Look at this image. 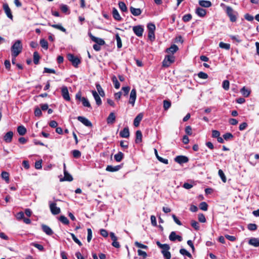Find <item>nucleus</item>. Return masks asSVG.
I'll list each match as a JSON object with an SVG mask.
<instances>
[{
	"mask_svg": "<svg viewBox=\"0 0 259 259\" xmlns=\"http://www.w3.org/2000/svg\"><path fill=\"white\" fill-rule=\"evenodd\" d=\"M22 45L20 40H16L11 47L12 56L16 58L22 51Z\"/></svg>",
	"mask_w": 259,
	"mask_h": 259,
	"instance_id": "1",
	"label": "nucleus"
},
{
	"mask_svg": "<svg viewBox=\"0 0 259 259\" xmlns=\"http://www.w3.org/2000/svg\"><path fill=\"white\" fill-rule=\"evenodd\" d=\"M226 12L232 22L236 21L238 16V14L236 11H235L231 7L226 6Z\"/></svg>",
	"mask_w": 259,
	"mask_h": 259,
	"instance_id": "2",
	"label": "nucleus"
},
{
	"mask_svg": "<svg viewBox=\"0 0 259 259\" xmlns=\"http://www.w3.org/2000/svg\"><path fill=\"white\" fill-rule=\"evenodd\" d=\"M68 59L70 61L74 67H77L80 63L79 58L74 55L69 54L67 56Z\"/></svg>",
	"mask_w": 259,
	"mask_h": 259,
	"instance_id": "3",
	"label": "nucleus"
},
{
	"mask_svg": "<svg viewBox=\"0 0 259 259\" xmlns=\"http://www.w3.org/2000/svg\"><path fill=\"white\" fill-rule=\"evenodd\" d=\"M174 61L175 57L173 55H167L163 61V66L164 67H168Z\"/></svg>",
	"mask_w": 259,
	"mask_h": 259,
	"instance_id": "4",
	"label": "nucleus"
},
{
	"mask_svg": "<svg viewBox=\"0 0 259 259\" xmlns=\"http://www.w3.org/2000/svg\"><path fill=\"white\" fill-rule=\"evenodd\" d=\"M133 30L137 36L141 37L144 32V28L142 25H137L133 26Z\"/></svg>",
	"mask_w": 259,
	"mask_h": 259,
	"instance_id": "5",
	"label": "nucleus"
},
{
	"mask_svg": "<svg viewBox=\"0 0 259 259\" xmlns=\"http://www.w3.org/2000/svg\"><path fill=\"white\" fill-rule=\"evenodd\" d=\"M49 206H50V210L53 214H54V215L58 214L61 211L60 208L57 206V204L55 202H50Z\"/></svg>",
	"mask_w": 259,
	"mask_h": 259,
	"instance_id": "6",
	"label": "nucleus"
},
{
	"mask_svg": "<svg viewBox=\"0 0 259 259\" xmlns=\"http://www.w3.org/2000/svg\"><path fill=\"white\" fill-rule=\"evenodd\" d=\"M3 9L8 17L10 19L13 20V16L12 15L11 10L7 3H4L3 5Z\"/></svg>",
	"mask_w": 259,
	"mask_h": 259,
	"instance_id": "7",
	"label": "nucleus"
},
{
	"mask_svg": "<svg viewBox=\"0 0 259 259\" xmlns=\"http://www.w3.org/2000/svg\"><path fill=\"white\" fill-rule=\"evenodd\" d=\"M77 119L78 121H79L87 127H91L93 126L92 122L85 117L79 116L77 117Z\"/></svg>",
	"mask_w": 259,
	"mask_h": 259,
	"instance_id": "8",
	"label": "nucleus"
},
{
	"mask_svg": "<svg viewBox=\"0 0 259 259\" xmlns=\"http://www.w3.org/2000/svg\"><path fill=\"white\" fill-rule=\"evenodd\" d=\"M61 94L65 100L67 101H69L70 100L68 90L67 87L63 86L61 88Z\"/></svg>",
	"mask_w": 259,
	"mask_h": 259,
	"instance_id": "9",
	"label": "nucleus"
},
{
	"mask_svg": "<svg viewBox=\"0 0 259 259\" xmlns=\"http://www.w3.org/2000/svg\"><path fill=\"white\" fill-rule=\"evenodd\" d=\"M175 161L180 164H182L188 162L189 158L186 156L179 155L175 158Z\"/></svg>",
	"mask_w": 259,
	"mask_h": 259,
	"instance_id": "10",
	"label": "nucleus"
},
{
	"mask_svg": "<svg viewBox=\"0 0 259 259\" xmlns=\"http://www.w3.org/2000/svg\"><path fill=\"white\" fill-rule=\"evenodd\" d=\"M137 98V92L135 89H133L131 92L130 99H129V103L132 104L133 106H134L135 101Z\"/></svg>",
	"mask_w": 259,
	"mask_h": 259,
	"instance_id": "11",
	"label": "nucleus"
},
{
	"mask_svg": "<svg viewBox=\"0 0 259 259\" xmlns=\"http://www.w3.org/2000/svg\"><path fill=\"white\" fill-rule=\"evenodd\" d=\"M88 34L91 39L93 41L95 42L96 44H98L100 46L104 45L105 41L103 39L94 36L92 35V34L91 32H89Z\"/></svg>",
	"mask_w": 259,
	"mask_h": 259,
	"instance_id": "12",
	"label": "nucleus"
},
{
	"mask_svg": "<svg viewBox=\"0 0 259 259\" xmlns=\"http://www.w3.org/2000/svg\"><path fill=\"white\" fill-rule=\"evenodd\" d=\"M169 239L171 241L178 240V241L181 242L182 241L183 238L181 236L177 235L175 231H172L170 233L169 236Z\"/></svg>",
	"mask_w": 259,
	"mask_h": 259,
	"instance_id": "13",
	"label": "nucleus"
},
{
	"mask_svg": "<svg viewBox=\"0 0 259 259\" xmlns=\"http://www.w3.org/2000/svg\"><path fill=\"white\" fill-rule=\"evenodd\" d=\"M13 133L12 131L8 132L4 136V140L5 142L9 143L12 141Z\"/></svg>",
	"mask_w": 259,
	"mask_h": 259,
	"instance_id": "14",
	"label": "nucleus"
},
{
	"mask_svg": "<svg viewBox=\"0 0 259 259\" xmlns=\"http://www.w3.org/2000/svg\"><path fill=\"white\" fill-rule=\"evenodd\" d=\"M92 93L96 101L97 105L98 106L101 105L102 104V100L99 94L96 91H92Z\"/></svg>",
	"mask_w": 259,
	"mask_h": 259,
	"instance_id": "15",
	"label": "nucleus"
},
{
	"mask_svg": "<svg viewBox=\"0 0 259 259\" xmlns=\"http://www.w3.org/2000/svg\"><path fill=\"white\" fill-rule=\"evenodd\" d=\"M64 177L63 179H60V181H69L71 182L73 180V178L72 176L69 174L66 169H64Z\"/></svg>",
	"mask_w": 259,
	"mask_h": 259,
	"instance_id": "16",
	"label": "nucleus"
},
{
	"mask_svg": "<svg viewBox=\"0 0 259 259\" xmlns=\"http://www.w3.org/2000/svg\"><path fill=\"white\" fill-rule=\"evenodd\" d=\"M41 229L42 231L48 235H52L53 234V230L47 225L42 224L41 225Z\"/></svg>",
	"mask_w": 259,
	"mask_h": 259,
	"instance_id": "17",
	"label": "nucleus"
},
{
	"mask_svg": "<svg viewBox=\"0 0 259 259\" xmlns=\"http://www.w3.org/2000/svg\"><path fill=\"white\" fill-rule=\"evenodd\" d=\"M119 135L121 138H128L130 136V132L128 128L127 127H124L123 130L120 132Z\"/></svg>",
	"mask_w": 259,
	"mask_h": 259,
	"instance_id": "18",
	"label": "nucleus"
},
{
	"mask_svg": "<svg viewBox=\"0 0 259 259\" xmlns=\"http://www.w3.org/2000/svg\"><path fill=\"white\" fill-rule=\"evenodd\" d=\"M143 117V114L142 113H139L134 119V125L136 127H138Z\"/></svg>",
	"mask_w": 259,
	"mask_h": 259,
	"instance_id": "19",
	"label": "nucleus"
},
{
	"mask_svg": "<svg viewBox=\"0 0 259 259\" xmlns=\"http://www.w3.org/2000/svg\"><path fill=\"white\" fill-rule=\"evenodd\" d=\"M195 13L198 16L200 17H204L206 14V10L200 7H198L196 8Z\"/></svg>",
	"mask_w": 259,
	"mask_h": 259,
	"instance_id": "20",
	"label": "nucleus"
},
{
	"mask_svg": "<svg viewBox=\"0 0 259 259\" xmlns=\"http://www.w3.org/2000/svg\"><path fill=\"white\" fill-rule=\"evenodd\" d=\"M121 168V166L120 165L116 166L108 165L106 170L108 171L114 172L119 170Z\"/></svg>",
	"mask_w": 259,
	"mask_h": 259,
	"instance_id": "21",
	"label": "nucleus"
},
{
	"mask_svg": "<svg viewBox=\"0 0 259 259\" xmlns=\"http://www.w3.org/2000/svg\"><path fill=\"white\" fill-rule=\"evenodd\" d=\"M248 244L254 247L259 246V238H251L248 241Z\"/></svg>",
	"mask_w": 259,
	"mask_h": 259,
	"instance_id": "22",
	"label": "nucleus"
},
{
	"mask_svg": "<svg viewBox=\"0 0 259 259\" xmlns=\"http://www.w3.org/2000/svg\"><path fill=\"white\" fill-rule=\"evenodd\" d=\"M130 9L131 13L135 16H138L142 13V10L139 8H135L131 7Z\"/></svg>",
	"mask_w": 259,
	"mask_h": 259,
	"instance_id": "23",
	"label": "nucleus"
},
{
	"mask_svg": "<svg viewBox=\"0 0 259 259\" xmlns=\"http://www.w3.org/2000/svg\"><path fill=\"white\" fill-rule=\"evenodd\" d=\"M199 4L202 7L209 8L211 6L212 4L209 1L200 0Z\"/></svg>",
	"mask_w": 259,
	"mask_h": 259,
	"instance_id": "24",
	"label": "nucleus"
},
{
	"mask_svg": "<svg viewBox=\"0 0 259 259\" xmlns=\"http://www.w3.org/2000/svg\"><path fill=\"white\" fill-rule=\"evenodd\" d=\"M112 15L113 18L118 21H120L121 20V17H120L118 11L115 8L113 9L112 11Z\"/></svg>",
	"mask_w": 259,
	"mask_h": 259,
	"instance_id": "25",
	"label": "nucleus"
},
{
	"mask_svg": "<svg viewBox=\"0 0 259 259\" xmlns=\"http://www.w3.org/2000/svg\"><path fill=\"white\" fill-rule=\"evenodd\" d=\"M136 140H135V142L136 143H141L142 142V132L139 130L137 131L136 133Z\"/></svg>",
	"mask_w": 259,
	"mask_h": 259,
	"instance_id": "26",
	"label": "nucleus"
},
{
	"mask_svg": "<svg viewBox=\"0 0 259 259\" xmlns=\"http://www.w3.org/2000/svg\"><path fill=\"white\" fill-rule=\"evenodd\" d=\"M178 47L176 45H172L169 48L166 49V52L168 53H171L174 54L178 50Z\"/></svg>",
	"mask_w": 259,
	"mask_h": 259,
	"instance_id": "27",
	"label": "nucleus"
},
{
	"mask_svg": "<svg viewBox=\"0 0 259 259\" xmlns=\"http://www.w3.org/2000/svg\"><path fill=\"white\" fill-rule=\"evenodd\" d=\"M240 92L244 97H248L250 94V91L243 87L240 90Z\"/></svg>",
	"mask_w": 259,
	"mask_h": 259,
	"instance_id": "28",
	"label": "nucleus"
},
{
	"mask_svg": "<svg viewBox=\"0 0 259 259\" xmlns=\"http://www.w3.org/2000/svg\"><path fill=\"white\" fill-rule=\"evenodd\" d=\"M115 120V115L113 112H111L109 115L107 119V122L108 124L113 123Z\"/></svg>",
	"mask_w": 259,
	"mask_h": 259,
	"instance_id": "29",
	"label": "nucleus"
},
{
	"mask_svg": "<svg viewBox=\"0 0 259 259\" xmlns=\"http://www.w3.org/2000/svg\"><path fill=\"white\" fill-rule=\"evenodd\" d=\"M17 132L20 135L23 136L26 133V129L24 126L20 125L17 127Z\"/></svg>",
	"mask_w": 259,
	"mask_h": 259,
	"instance_id": "30",
	"label": "nucleus"
},
{
	"mask_svg": "<svg viewBox=\"0 0 259 259\" xmlns=\"http://www.w3.org/2000/svg\"><path fill=\"white\" fill-rule=\"evenodd\" d=\"M96 87L97 90L98 91L99 95L101 97L105 96L104 91V90H103V89L102 88L101 86L100 85V84L99 83L97 82V83H96Z\"/></svg>",
	"mask_w": 259,
	"mask_h": 259,
	"instance_id": "31",
	"label": "nucleus"
},
{
	"mask_svg": "<svg viewBox=\"0 0 259 259\" xmlns=\"http://www.w3.org/2000/svg\"><path fill=\"white\" fill-rule=\"evenodd\" d=\"M49 25L54 28L58 29L64 32H66V29L64 28L61 24H51L49 23Z\"/></svg>",
	"mask_w": 259,
	"mask_h": 259,
	"instance_id": "32",
	"label": "nucleus"
},
{
	"mask_svg": "<svg viewBox=\"0 0 259 259\" xmlns=\"http://www.w3.org/2000/svg\"><path fill=\"white\" fill-rule=\"evenodd\" d=\"M123 158V154L121 152H118L114 155V159L117 162H120Z\"/></svg>",
	"mask_w": 259,
	"mask_h": 259,
	"instance_id": "33",
	"label": "nucleus"
},
{
	"mask_svg": "<svg viewBox=\"0 0 259 259\" xmlns=\"http://www.w3.org/2000/svg\"><path fill=\"white\" fill-rule=\"evenodd\" d=\"M112 80L114 83L115 88L116 89H118L120 88V84L118 81L116 77L115 76H113L112 78Z\"/></svg>",
	"mask_w": 259,
	"mask_h": 259,
	"instance_id": "34",
	"label": "nucleus"
},
{
	"mask_svg": "<svg viewBox=\"0 0 259 259\" xmlns=\"http://www.w3.org/2000/svg\"><path fill=\"white\" fill-rule=\"evenodd\" d=\"M40 45L44 49L47 50L48 49V42L46 39H41L40 40Z\"/></svg>",
	"mask_w": 259,
	"mask_h": 259,
	"instance_id": "35",
	"label": "nucleus"
},
{
	"mask_svg": "<svg viewBox=\"0 0 259 259\" xmlns=\"http://www.w3.org/2000/svg\"><path fill=\"white\" fill-rule=\"evenodd\" d=\"M1 176L7 183L9 182V174L8 172L4 171L2 172Z\"/></svg>",
	"mask_w": 259,
	"mask_h": 259,
	"instance_id": "36",
	"label": "nucleus"
},
{
	"mask_svg": "<svg viewBox=\"0 0 259 259\" xmlns=\"http://www.w3.org/2000/svg\"><path fill=\"white\" fill-rule=\"evenodd\" d=\"M115 38L117 41V47L118 49H120L122 47V42L121 39L119 36L118 33H117L115 35Z\"/></svg>",
	"mask_w": 259,
	"mask_h": 259,
	"instance_id": "37",
	"label": "nucleus"
},
{
	"mask_svg": "<svg viewBox=\"0 0 259 259\" xmlns=\"http://www.w3.org/2000/svg\"><path fill=\"white\" fill-rule=\"evenodd\" d=\"M218 174L220 177L221 178L222 181L224 183H226L227 181V179L222 169H219L218 171Z\"/></svg>",
	"mask_w": 259,
	"mask_h": 259,
	"instance_id": "38",
	"label": "nucleus"
},
{
	"mask_svg": "<svg viewBox=\"0 0 259 259\" xmlns=\"http://www.w3.org/2000/svg\"><path fill=\"white\" fill-rule=\"evenodd\" d=\"M119 7L120 10L122 12H126L127 10V7L125 3L123 2H120L118 3Z\"/></svg>",
	"mask_w": 259,
	"mask_h": 259,
	"instance_id": "39",
	"label": "nucleus"
},
{
	"mask_svg": "<svg viewBox=\"0 0 259 259\" xmlns=\"http://www.w3.org/2000/svg\"><path fill=\"white\" fill-rule=\"evenodd\" d=\"M180 252L183 255L187 256L190 258L192 257V255L191 253L184 248L181 249L180 250Z\"/></svg>",
	"mask_w": 259,
	"mask_h": 259,
	"instance_id": "40",
	"label": "nucleus"
},
{
	"mask_svg": "<svg viewBox=\"0 0 259 259\" xmlns=\"http://www.w3.org/2000/svg\"><path fill=\"white\" fill-rule=\"evenodd\" d=\"M81 102L83 106L89 108L91 107V104L89 100L86 98L83 97V98L82 99Z\"/></svg>",
	"mask_w": 259,
	"mask_h": 259,
	"instance_id": "41",
	"label": "nucleus"
},
{
	"mask_svg": "<svg viewBox=\"0 0 259 259\" xmlns=\"http://www.w3.org/2000/svg\"><path fill=\"white\" fill-rule=\"evenodd\" d=\"M40 57L37 52L33 53V62L35 64H37L39 62Z\"/></svg>",
	"mask_w": 259,
	"mask_h": 259,
	"instance_id": "42",
	"label": "nucleus"
},
{
	"mask_svg": "<svg viewBox=\"0 0 259 259\" xmlns=\"http://www.w3.org/2000/svg\"><path fill=\"white\" fill-rule=\"evenodd\" d=\"M222 87L225 90L228 91L230 87L229 81L228 80H224L222 84Z\"/></svg>",
	"mask_w": 259,
	"mask_h": 259,
	"instance_id": "43",
	"label": "nucleus"
},
{
	"mask_svg": "<svg viewBox=\"0 0 259 259\" xmlns=\"http://www.w3.org/2000/svg\"><path fill=\"white\" fill-rule=\"evenodd\" d=\"M59 220L60 222H61L63 224L65 225H68L69 223V220L64 215H61L59 218Z\"/></svg>",
	"mask_w": 259,
	"mask_h": 259,
	"instance_id": "44",
	"label": "nucleus"
},
{
	"mask_svg": "<svg viewBox=\"0 0 259 259\" xmlns=\"http://www.w3.org/2000/svg\"><path fill=\"white\" fill-rule=\"evenodd\" d=\"M219 47L222 49L228 50L230 48V45L223 42H220L219 44Z\"/></svg>",
	"mask_w": 259,
	"mask_h": 259,
	"instance_id": "45",
	"label": "nucleus"
},
{
	"mask_svg": "<svg viewBox=\"0 0 259 259\" xmlns=\"http://www.w3.org/2000/svg\"><path fill=\"white\" fill-rule=\"evenodd\" d=\"M31 245L36 248H37L39 251H44V246L39 244H38L35 242H32L31 243Z\"/></svg>",
	"mask_w": 259,
	"mask_h": 259,
	"instance_id": "46",
	"label": "nucleus"
},
{
	"mask_svg": "<svg viewBox=\"0 0 259 259\" xmlns=\"http://www.w3.org/2000/svg\"><path fill=\"white\" fill-rule=\"evenodd\" d=\"M191 225L196 230H198L199 229L200 227L199 223L194 220H192L191 221Z\"/></svg>",
	"mask_w": 259,
	"mask_h": 259,
	"instance_id": "47",
	"label": "nucleus"
},
{
	"mask_svg": "<svg viewBox=\"0 0 259 259\" xmlns=\"http://www.w3.org/2000/svg\"><path fill=\"white\" fill-rule=\"evenodd\" d=\"M199 207L200 209L204 211H206L208 209V205L205 202H201Z\"/></svg>",
	"mask_w": 259,
	"mask_h": 259,
	"instance_id": "48",
	"label": "nucleus"
},
{
	"mask_svg": "<svg viewBox=\"0 0 259 259\" xmlns=\"http://www.w3.org/2000/svg\"><path fill=\"white\" fill-rule=\"evenodd\" d=\"M73 156L75 158H78L81 156V152L78 150H74L72 151Z\"/></svg>",
	"mask_w": 259,
	"mask_h": 259,
	"instance_id": "49",
	"label": "nucleus"
},
{
	"mask_svg": "<svg viewBox=\"0 0 259 259\" xmlns=\"http://www.w3.org/2000/svg\"><path fill=\"white\" fill-rule=\"evenodd\" d=\"M191 19L192 15L190 14H186L182 18L183 20L185 22H189Z\"/></svg>",
	"mask_w": 259,
	"mask_h": 259,
	"instance_id": "50",
	"label": "nucleus"
},
{
	"mask_svg": "<svg viewBox=\"0 0 259 259\" xmlns=\"http://www.w3.org/2000/svg\"><path fill=\"white\" fill-rule=\"evenodd\" d=\"M71 236L72 237V239L73 240V241L77 243L79 246H82L81 242L77 238V237L75 236V235L73 233H71Z\"/></svg>",
	"mask_w": 259,
	"mask_h": 259,
	"instance_id": "51",
	"label": "nucleus"
},
{
	"mask_svg": "<svg viewBox=\"0 0 259 259\" xmlns=\"http://www.w3.org/2000/svg\"><path fill=\"white\" fill-rule=\"evenodd\" d=\"M171 106V102L167 100L163 101V108L165 110H167Z\"/></svg>",
	"mask_w": 259,
	"mask_h": 259,
	"instance_id": "52",
	"label": "nucleus"
},
{
	"mask_svg": "<svg viewBox=\"0 0 259 259\" xmlns=\"http://www.w3.org/2000/svg\"><path fill=\"white\" fill-rule=\"evenodd\" d=\"M247 229L250 231H255L257 229V225L255 224H249L247 225Z\"/></svg>",
	"mask_w": 259,
	"mask_h": 259,
	"instance_id": "53",
	"label": "nucleus"
},
{
	"mask_svg": "<svg viewBox=\"0 0 259 259\" xmlns=\"http://www.w3.org/2000/svg\"><path fill=\"white\" fill-rule=\"evenodd\" d=\"M148 32H154L155 30V26L154 24L150 23L147 25Z\"/></svg>",
	"mask_w": 259,
	"mask_h": 259,
	"instance_id": "54",
	"label": "nucleus"
},
{
	"mask_svg": "<svg viewBox=\"0 0 259 259\" xmlns=\"http://www.w3.org/2000/svg\"><path fill=\"white\" fill-rule=\"evenodd\" d=\"M88 232V236H87V241L88 242H90L92 238V231L91 229L88 228L87 229Z\"/></svg>",
	"mask_w": 259,
	"mask_h": 259,
	"instance_id": "55",
	"label": "nucleus"
},
{
	"mask_svg": "<svg viewBox=\"0 0 259 259\" xmlns=\"http://www.w3.org/2000/svg\"><path fill=\"white\" fill-rule=\"evenodd\" d=\"M198 76L201 79H206L208 78V75L203 72H200L198 73Z\"/></svg>",
	"mask_w": 259,
	"mask_h": 259,
	"instance_id": "56",
	"label": "nucleus"
},
{
	"mask_svg": "<svg viewBox=\"0 0 259 259\" xmlns=\"http://www.w3.org/2000/svg\"><path fill=\"white\" fill-rule=\"evenodd\" d=\"M230 37L231 38L232 40H233L234 41H236L237 42H240L241 41V40L239 38V36L238 35H230Z\"/></svg>",
	"mask_w": 259,
	"mask_h": 259,
	"instance_id": "57",
	"label": "nucleus"
},
{
	"mask_svg": "<svg viewBox=\"0 0 259 259\" xmlns=\"http://www.w3.org/2000/svg\"><path fill=\"white\" fill-rule=\"evenodd\" d=\"M160 248L162 249L161 252H164L165 251H168L169 249H170V247L167 244H163Z\"/></svg>",
	"mask_w": 259,
	"mask_h": 259,
	"instance_id": "58",
	"label": "nucleus"
},
{
	"mask_svg": "<svg viewBox=\"0 0 259 259\" xmlns=\"http://www.w3.org/2000/svg\"><path fill=\"white\" fill-rule=\"evenodd\" d=\"M223 138L225 140H228L229 139H232L233 138V136L231 133H227L223 135Z\"/></svg>",
	"mask_w": 259,
	"mask_h": 259,
	"instance_id": "59",
	"label": "nucleus"
},
{
	"mask_svg": "<svg viewBox=\"0 0 259 259\" xmlns=\"http://www.w3.org/2000/svg\"><path fill=\"white\" fill-rule=\"evenodd\" d=\"M16 217L18 220H22L24 218V214L22 211L19 212L16 214Z\"/></svg>",
	"mask_w": 259,
	"mask_h": 259,
	"instance_id": "60",
	"label": "nucleus"
},
{
	"mask_svg": "<svg viewBox=\"0 0 259 259\" xmlns=\"http://www.w3.org/2000/svg\"><path fill=\"white\" fill-rule=\"evenodd\" d=\"M198 220L201 223H205L206 222V219L204 215L202 213L198 214Z\"/></svg>",
	"mask_w": 259,
	"mask_h": 259,
	"instance_id": "61",
	"label": "nucleus"
},
{
	"mask_svg": "<svg viewBox=\"0 0 259 259\" xmlns=\"http://www.w3.org/2000/svg\"><path fill=\"white\" fill-rule=\"evenodd\" d=\"M138 254L140 256H142L144 258H145L147 256V253L142 250L139 249L138 250Z\"/></svg>",
	"mask_w": 259,
	"mask_h": 259,
	"instance_id": "62",
	"label": "nucleus"
},
{
	"mask_svg": "<svg viewBox=\"0 0 259 259\" xmlns=\"http://www.w3.org/2000/svg\"><path fill=\"white\" fill-rule=\"evenodd\" d=\"M41 163H42L41 160L36 161L35 162V168L37 169H39L41 168V167H42Z\"/></svg>",
	"mask_w": 259,
	"mask_h": 259,
	"instance_id": "63",
	"label": "nucleus"
},
{
	"mask_svg": "<svg viewBox=\"0 0 259 259\" xmlns=\"http://www.w3.org/2000/svg\"><path fill=\"white\" fill-rule=\"evenodd\" d=\"M220 136V133L217 130H213L212 131V137L213 138H218Z\"/></svg>",
	"mask_w": 259,
	"mask_h": 259,
	"instance_id": "64",
	"label": "nucleus"
}]
</instances>
